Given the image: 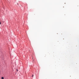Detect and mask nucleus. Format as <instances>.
<instances>
[{"mask_svg":"<svg viewBox=\"0 0 79 79\" xmlns=\"http://www.w3.org/2000/svg\"><path fill=\"white\" fill-rule=\"evenodd\" d=\"M1 79H4V77H2Z\"/></svg>","mask_w":79,"mask_h":79,"instance_id":"1","label":"nucleus"},{"mask_svg":"<svg viewBox=\"0 0 79 79\" xmlns=\"http://www.w3.org/2000/svg\"><path fill=\"white\" fill-rule=\"evenodd\" d=\"M34 77V75H32L31 77Z\"/></svg>","mask_w":79,"mask_h":79,"instance_id":"2","label":"nucleus"},{"mask_svg":"<svg viewBox=\"0 0 79 79\" xmlns=\"http://www.w3.org/2000/svg\"><path fill=\"white\" fill-rule=\"evenodd\" d=\"M0 24H1V22H0Z\"/></svg>","mask_w":79,"mask_h":79,"instance_id":"3","label":"nucleus"},{"mask_svg":"<svg viewBox=\"0 0 79 79\" xmlns=\"http://www.w3.org/2000/svg\"><path fill=\"white\" fill-rule=\"evenodd\" d=\"M17 71H18V69H17Z\"/></svg>","mask_w":79,"mask_h":79,"instance_id":"4","label":"nucleus"}]
</instances>
